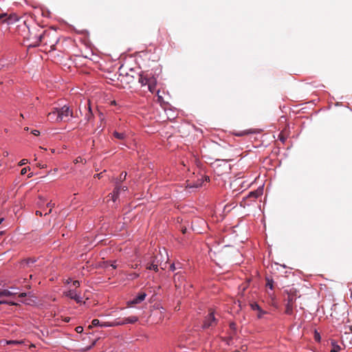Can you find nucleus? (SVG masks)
Instances as JSON below:
<instances>
[{
    "mask_svg": "<svg viewBox=\"0 0 352 352\" xmlns=\"http://www.w3.org/2000/svg\"><path fill=\"white\" fill-rule=\"evenodd\" d=\"M24 25H26L25 22H24ZM25 27L28 29V33L25 36H23V46L29 49L38 46L41 43L44 45L47 44L49 32L36 26L31 28L28 25H25Z\"/></svg>",
    "mask_w": 352,
    "mask_h": 352,
    "instance_id": "f257e3e1",
    "label": "nucleus"
},
{
    "mask_svg": "<svg viewBox=\"0 0 352 352\" xmlns=\"http://www.w3.org/2000/svg\"><path fill=\"white\" fill-rule=\"evenodd\" d=\"M138 82L142 87L147 86L148 89L151 92L155 91L157 80L152 74L142 72L139 74Z\"/></svg>",
    "mask_w": 352,
    "mask_h": 352,
    "instance_id": "f03ea898",
    "label": "nucleus"
},
{
    "mask_svg": "<svg viewBox=\"0 0 352 352\" xmlns=\"http://www.w3.org/2000/svg\"><path fill=\"white\" fill-rule=\"evenodd\" d=\"M297 290L294 288H292L289 290H287V298L285 299V313L287 315H292L293 314L294 304L297 299L298 294Z\"/></svg>",
    "mask_w": 352,
    "mask_h": 352,
    "instance_id": "7ed1b4c3",
    "label": "nucleus"
},
{
    "mask_svg": "<svg viewBox=\"0 0 352 352\" xmlns=\"http://www.w3.org/2000/svg\"><path fill=\"white\" fill-rule=\"evenodd\" d=\"M138 320V318L135 316H132L127 318H117L114 321L110 322H103L100 324V327H116L120 325H123L126 324H133Z\"/></svg>",
    "mask_w": 352,
    "mask_h": 352,
    "instance_id": "20e7f679",
    "label": "nucleus"
},
{
    "mask_svg": "<svg viewBox=\"0 0 352 352\" xmlns=\"http://www.w3.org/2000/svg\"><path fill=\"white\" fill-rule=\"evenodd\" d=\"M58 116L60 121L66 122L69 120V117H73V111L69 107L65 105L63 107L58 108Z\"/></svg>",
    "mask_w": 352,
    "mask_h": 352,
    "instance_id": "39448f33",
    "label": "nucleus"
},
{
    "mask_svg": "<svg viewBox=\"0 0 352 352\" xmlns=\"http://www.w3.org/2000/svg\"><path fill=\"white\" fill-rule=\"evenodd\" d=\"M217 319L214 317V312L210 311L208 316L206 317L204 320L203 328L207 329L210 327H212L217 324Z\"/></svg>",
    "mask_w": 352,
    "mask_h": 352,
    "instance_id": "423d86ee",
    "label": "nucleus"
},
{
    "mask_svg": "<svg viewBox=\"0 0 352 352\" xmlns=\"http://www.w3.org/2000/svg\"><path fill=\"white\" fill-rule=\"evenodd\" d=\"M146 296V293L140 292L133 300L128 301L127 305H128V306H132L133 305L139 304V303L142 302L145 299Z\"/></svg>",
    "mask_w": 352,
    "mask_h": 352,
    "instance_id": "0eeeda50",
    "label": "nucleus"
},
{
    "mask_svg": "<svg viewBox=\"0 0 352 352\" xmlns=\"http://www.w3.org/2000/svg\"><path fill=\"white\" fill-rule=\"evenodd\" d=\"M18 293L8 289H0V304L9 303V302L4 300L3 298L5 297H10Z\"/></svg>",
    "mask_w": 352,
    "mask_h": 352,
    "instance_id": "6e6552de",
    "label": "nucleus"
},
{
    "mask_svg": "<svg viewBox=\"0 0 352 352\" xmlns=\"http://www.w3.org/2000/svg\"><path fill=\"white\" fill-rule=\"evenodd\" d=\"M48 120L52 122H61L58 116V108H53L47 115Z\"/></svg>",
    "mask_w": 352,
    "mask_h": 352,
    "instance_id": "1a4fd4ad",
    "label": "nucleus"
},
{
    "mask_svg": "<svg viewBox=\"0 0 352 352\" xmlns=\"http://www.w3.org/2000/svg\"><path fill=\"white\" fill-rule=\"evenodd\" d=\"M36 297L34 296L28 295L26 293L23 292V304L34 306L37 304Z\"/></svg>",
    "mask_w": 352,
    "mask_h": 352,
    "instance_id": "9d476101",
    "label": "nucleus"
},
{
    "mask_svg": "<svg viewBox=\"0 0 352 352\" xmlns=\"http://www.w3.org/2000/svg\"><path fill=\"white\" fill-rule=\"evenodd\" d=\"M65 294L66 296L75 300L77 302H80L82 301V298L74 290L70 289Z\"/></svg>",
    "mask_w": 352,
    "mask_h": 352,
    "instance_id": "9b49d317",
    "label": "nucleus"
},
{
    "mask_svg": "<svg viewBox=\"0 0 352 352\" xmlns=\"http://www.w3.org/2000/svg\"><path fill=\"white\" fill-rule=\"evenodd\" d=\"M184 278L182 274H180L179 273L175 274L174 276V282L175 284V287H182L181 283L183 281Z\"/></svg>",
    "mask_w": 352,
    "mask_h": 352,
    "instance_id": "f8f14e48",
    "label": "nucleus"
},
{
    "mask_svg": "<svg viewBox=\"0 0 352 352\" xmlns=\"http://www.w3.org/2000/svg\"><path fill=\"white\" fill-rule=\"evenodd\" d=\"M265 281H266L265 285H266L267 289L274 291V289H275L276 285L274 284L273 279L270 277H266Z\"/></svg>",
    "mask_w": 352,
    "mask_h": 352,
    "instance_id": "ddd939ff",
    "label": "nucleus"
},
{
    "mask_svg": "<svg viewBox=\"0 0 352 352\" xmlns=\"http://www.w3.org/2000/svg\"><path fill=\"white\" fill-rule=\"evenodd\" d=\"M120 190V188L119 186H116L113 190V192L111 194H109V197H111V199L113 200V201H116L117 198L119 196V192Z\"/></svg>",
    "mask_w": 352,
    "mask_h": 352,
    "instance_id": "4468645a",
    "label": "nucleus"
},
{
    "mask_svg": "<svg viewBox=\"0 0 352 352\" xmlns=\"http://www.w3.org/2000/svg\"><path fill=\"white\" fill-rule=\"evenodd\" d=\"M113 135L115 138L118 139V140H124L126 138L125 133H119L118 131H114L113 133Z\"/></svg>",
    "mask_w": 352,
    "mask_h": 352,
    "instance_id": "2eb2a0df",
    "label": "nucleus"
},
{
    "mask_svg": "<svg viewBox=\"0 0 352 352\" xmlns=\"http://www.w3.org/2000/svg\"><path fill=\"white\" fill-rule=\"evenodd\" d=\"M146 269L153 270L155 272H157L158 271V264L155 263V261H152V262L147 265Z\"/></svg>",
    "mask_w": 352,
    "mask_h": 352,
    "instance_id": "dca6fc26",
    "label": "nucleus"
},
{
    "mask_svg": "<svg viewBox=\"0 0 352 352\" xmlns=\"http://www.w3.org/2000/svg\"><path fill=\"white\" fill-rule=\"evenodd\" d=\"M262 194L261 191L260 190H256V191H252V192H250L248 197H253L254 199H256L258 198L259 196H261Z\"/></svg>",
    "mask_w": 352,
    "mask_h": 352,
    "instance_id": "f3484780",
    "label": "nucleus"
},
{
    "mask_svg": "<svg viewBox=\"0 0 352 352\" xmlns=\"http://www.w3.org/2000/svg\"><path fill=\"white\" fill-rule=\"evenodd\" d=\"M332 349H331V352H339L341 350V347L336 344L334 342L332 343Z\"/></svg>",
    "mask_w": 352,
    "mask_h": 352,
    "instance_id": "a211bd4d",
    "label": "nucleus"
},
{
    "mask_svg": "<svg viewBox=\"0 0 352 352\" xmlns=\"http://www.w3.org/2000/svg\"><path fill=\"white\" fill-rule=\"evenodd\" d=\"M267 294L268 296L271 298L272 301H274L276 299V295L274 294V292L273 291H271L270 289H267Z\"/></svg>",
    "mask_w": 352,
    "mask_h": 352,
    "instance_id": "6ab92c4d",
    "label": "nucleus"
},
{
    "mask_svg": "<svg viewBox=\"0 0 352 352\" xmlns=\"http://www.w3.org/2000/svg\"><path fill=\"white\" fill-rule=\"evenodd\" d=\"M252 133H253V131L252 130H245V131H241L240 133H235V135L236 136H243V135H248V134Z\"/></svg>",
    "mask_w": 352,
    "mask_h": 352,
    "instance_id": "aec40b11",
    "label": "nucleus"
},
{
    "mask_svg": "<svg viewBox=\"0 0 352 352\" xmlns=\"http://www.w3.org/2000/svg\"><path fill=\"white\" fill-rule=\"evenodd\" d=\"M35 262V260L32 258H28L27 260H23V269L25 268V266H30V263H34Z\"/></svg>",
    "mask_w": 352,
    "mask_h": 352,
    "instance_id": "412c9836",
    "label": "nucleus"
},
{
    "mask_svg": "<svg viewBox=\"0 0 352 352\" xmlns=\"http://www.w3.org/2000/svg\"><path fill=\"white\" fill-rule=\"evenodd\" d=\"M250 307L252 310L258 311L261 308L256 302H252L250 304Z\"/></svg>",
    "mask_w": 352,
    "mask_h": 352,
    "instance_id": "4be33fe9",
    "label": "nucleus"
},
{
    "mask_svg": "<svg viewBox=\"0 0 352 352\" xmlns=\"http://www.w3.org/2000/svg\"><path fill=\"white\" fill-rule=\"evenodd\" d=\"M257 312H258L257 313L258 318H262L263 317V316L265 314H266V313H267L265 311L263 310L261 308Z\"/></svg>",
    "mask_w": 352,
    "mask_h": 352,
    "instance_id": "5701e85b",
    "label": "nucleus"
},
{
    "mask_svg": "<svg viewBox=\"0 0 352 352\" xmlns=\"http://www.w3.org/2000/svg\"><path fill=\"white\" fill-rule=\"evenodd\" d=\"M102 322H100L98 319H94L91 322V326L92 327H96V326H100V324Z\"/></svg>",
    "mask_w": 352,
    "mask_h": 352,
    "instance_id": "b1692460",
    "label": "nucleus"
},
{
    "mask_svg": "<svg viewBox=\"0 0 352 352\" xmlns=\"http://www.w3.org/2000/svg\"><path fill=\"white\" fill-rule=\"evenodd\" d=\"M230 328L234 333L236 331V324L234 322H231L230 324Z\"/></svg>",
    "mask_w": 352,
    "mask_h": 352,
    "instance_id": "393cba45",
    "label": "nucleus"
},
{
    "mask_svg": "<svg viewBox=\"0 0 352 352\" xmlns=\"http://www.w3.org/2000/svg\"><path fill=\"white\" fill-rule=\"evenodd\" d=\"M126 172H122L121 173L120 175V180L122 182V181H124L126 179Z\"/></svg>",
    "mask_w": 352,
    "mask_h": 352,
    "instance_id": "a878e982",
    "label": "nucleus"
},
{
    "mask_svg": "<svg viewBox=\"0 0 352 352\" xmlns=\"http://www.w3.org/2000/svg\"><path fill=\"white\" fill-rule=\"evenodd\" d=\"M139 277V274H137V273H132L131 274H129V278L130 279H134V278H136Z\"/></svg>",
    "mask_w": 352,
    "mask_h": 352,
    "instance_id": "bb28decb",
    "label": "nucleus"
},
{
    "mask_svg": "<svg viewBox=\"0 0 352 352\" xmlns=\"http://www.w3.org/2000/svg\"><path fill=\"white\" fill-rule=\"evenodd\" d=\"M19 21V19H18V18H16L15 16H14V19L13 18V16H10V17L8 19V23L9 24H10V23H12V21Z\"/></svg>",
    "mask_w": 352,
    "mask_h": 352,
    "instance_id": "cd10ccee",
    "label": "nucleus"
},
{
    "mask_svg": "<svg viewBox=\"0 0 352 352\" xmlns=\"http://www.w3.org/2000/svg\"><path fill=\"white\" fill-rule=\"evenodd\" d=\"M54 204H52L51 202L47 204V207H50V210L48 212H46L45 214H47L48 213H50L52 212V208L54 207Z\"/></svg>",
    "mask_w": 352,
    "mask_h": 352,
    "instance_id": "c85d7f7f",
    "label": "nucleus"
},
{
    "mask_svg": "<svg viewBox=\"0 0 352 352\" xmlns=\"http://www.w3.org/2000/svg\"><path fill=\"white\" fill-rule=\"evenodd\" d=\"M153 261H155V263H157L158 264V266L159 265H161V262H160V260L158 259V256L156 255L153 257Z\"/></svg>",
    "mask_w": 352,
    "mask_h": 352,
    "instance_id": "c756f323",
    "label": "nucleus"
},
{
    "mask_svg": "<svg viewBox=\"0 0 352 352\" xmlns=\"http://www.w3.org/2000/svg\"><path fill=\"white\" fill-rule=\"evenodd\" d=\"M31 133L33 134L34 136H38L39 135L40 132L38 130H33L32 131Z\"/></svg>",
    "mask_w": 352,
    "mask_h": 352,
    "instance_id": "7c9ffc66",
    "label": "nucleus"
},
{
    "mask_svg": "<svg viewBox=\"0 0 352 352\" xmlns=\"http://www.w3.org/2000/svg\"><path fill=\"white\" fill-rule=\"evenodd\" d=\"M3 220H4L3 218H0V225L3 221ZM1 228H0V235L3 234V233L4 232V230H2Z\"/></svg>",
    "mask_w": 352,
    "mask_h": 352,
    "instance_id": "2f4dec72",
    "label": "nucleus"
},
{
    "mask_svg": "<svg viewBox=\"0 0 352 352\" xmlns=\"http://www.w3.org/2000/svg\"><path fill=\"white\" fill-rule=\"evenodd\" d=\"M73 286L75 287H78L80 286V283L78 280H74L73 282Z\"/></svg>",
    "mask_w": 352,
    "mask_h": 352,
    "instance_id": "473e14b6",
    "label": "nucleus"
},
{
    "mask_svg": "<svg viewBox=\"0 0 352 352\" xmlns=\"http://www.w3.org/2000/svg\"><path fill=\"white\" fill-rule=\"evenodd\" d=\"M23 287H30V285L28 283L26 284V278H23Z\"/></svg>",
    "mask_w": 352,
    "mask_h": 352,
    "instance_id": "72a5a7b5",
    "label": "nucleus"
},
{
    "mask_svg": "<svg viewBox=\"0 0 352 352\" xmlns=\"http://www.w3.org/2000/svg\"><path fill=\"white\" fill-rule=\"evenodd\" d=\"M28 170H30V168L29 166L23 167V175H25Z\"/></svg>",
    "mask_w": 352,
    "mask_h": 352,
    "instance_id": "f704fd0d",
    "label": "nucleus"
},
{
    "mask_svg": "<svg viewBox=\"0 0 352 352\" xmlns=\"http://www.w3.org/2000/svg\"><path fill=\"white\" fill-rule=\"evenodd\" d=\"M21 341H14V340H10L8 342V344H21Z\"/></svg>",
    "mask_w": 352,
    "mask_h": 352,
    "instance_id": "c9c22d12",
    "label": "nucleus"
},
{
    "mask_svg": "<svg viewBox=\"0 0 352 352\" xmlns=\"http://www.w3.org/2000/svg\"><path fill=\"white\" fill-rule=\"evenodd\" d=\"M314 337H315L316 340L320 341V336L319 333H318L316 331L315 332Z\"/></svg>",
    "mask_w": 352,
    "mask_h": 352,
    "instance_id": "e433bc0d",
    "label": "nucleus"
},
{
    "mask_svg": "<svg viewBox=\"0 0 352 352\" xmlns=\"http://www.w3.org/2000/svg\"><path fill=\"white\" fill-rule=\"evenodd\" d=\"M175 269H176V267H175V265L174 263H173V264H171L170 265V270L174 271V270H175Z\"/></svg>",
    "mask_w": 352,
    "mask_h": 352,
    "instance_id": "4c0bfd02",
    "label": "nucleus"
},
{
    "mask_svg": "<svg viewBox=\"0 0 352 352\" xmlns=\"http://www.w3.org/2000/svg\"><path fill=\"white\" fill-rule=\"evenodd\" d=\"M82 329H82V327H77L76 328V331H77L78 333L81 332V331H82Z\"/></svg>",
    "mask_w": 352,
    "mask_h": 352,
    "instance_id": "58836bf2",
    "label": "nucleus"
},
{
    "mask_svg": "<svg viewBox=\"0 0 352 352\" xmlns=\"http://www.w3.org/2000/svg\"><path fill=\"white\" fill-rule=\"evenodd\" d=\"M159 93H160V91H157V97H158V100L161 101V100H162V97L161 96H160Z\"/></svg>",
    "mask_w": 352,
    "mask_h": 352,
    "instance_id": "ea45409f",
    "label": "nucleus"
},
{
    "mask_svg": "<svg viewBox=\"0 0 352 352\" xmlns=\"http://www.w3.org/2000/svg\"><path fill=\"white\" fill-rule=\"evenodd\" d=\"M102 173H98V174H96V175H95V176H94V177H98V178H100V177H102Z\"/></svg>",
    "mask_w": 352,
    "mask_h": 352,
    "instance_id": "a19ab883",
    "label": "nucleus"
},
{
    "mask_svg": "<svg viewBox=\"0 0 352 352\" xmlns=\"http://www.w3.org/2000/svg\"><path fill=\"white\" fill-rule=\"evenodd\" d=\"M280 140L282 141L283 142H284L285 140V138L284 137L280 135Z\"/></svg>",
    "mask_w": 352,
    "mask_h": 352,
    "instance_id": "79ce46f5",
    "label": "nucleus"
},
{
    "mask_svg": "<svg viewBox=\"0 0 352 352\" xmlns=\"http://www.w3.org/2000/svg\"><path fill=\"white\" fill-rule=\"evenodd\" d=\"M36 215H39V216H42V212L38 211V210H37V211H36Z\"/></svg>",
    "mask_w": 352,
    "mask_h": 352,
    "instance_id": "37998d69",
    "label": "nucleus"
},
{
    "mask_svg": "<svg viewBox=\"0 0 352 352\" xmlns=\"http://www.w3.org/2000/svg\"><path fill=\"white\" fill-rule=\"evenodd\" d=\"M18 165H19V166H22V160H21V161H19V162H18Z\"/></svg>",
    "mask_w": 352,
    "mask_h": 352,
    "instance_id": "c03bdc74",
    "label": "nucleus"
},
{
    "mask_svg": "<svg viewBox=\"0 0 352 352\" xmlns=\"http://www.w3.org/2000/svg\"><path fill=\"white\" fill-rule=\"evenodd\" d=\"M111 266L113 268V269H116L117 267L116 265H113V264H111Z\"/></svg>",
    "mask_w": 352,
    "mask_h": 352,
    "instance_id": "a18cd8bd",
    "label": "nucleus"
},
{
    "mask_svg": "<svg viewBox=\"0 0 352 352\" xmlns=\"http://www.w3.org/2000/svg\"><path fill=\"white\" fill-rule=\"evenodd\" d=\"M122 190H127V187L126 186H123L122 187Z\"/></svg>",
    "mask_w": 352,
    "mask_h": 352,
    "instance_id": "49530a36",
    "label": "nucleus"
},
{
    "mask_svg": "<svg viewBox=\"0 0 352 352\" xmlns=\"http://www.w3.org/2000/svg\"><path fill=\"white\" fill-rule=\"evenodd\" d=\"M186 228L182 229V232H183L184 234H185V233H186Z\"/></svg>",
    "mask_w": 352,
    "mask_h": 352,
    "instance_id": "de8ad7c7",
    "label": "nucleus"
},
{
    "mask_svg": "<svg viewBox=\"0 0 352 352\" xmlns=\"http://www.w3.org/2000/svg\"><path fill=\"white\" fill-rule=\"evenodd\" d=\"M23 346H29L28 344H26L24 341L23 342Z\"/></svg>",
    "mask_w": 352,
    "mask_h": 352,
    "instance_id": "09e8293b",
    "label": "nucleus"
},
{
    "mask_svg": "<svg viewBox=\"0 0 352 352\" xmlns=\"http://www.w3.org/2000/svg\"><path fill=\"white\" fill-rule=\"evenodd\" d=\"M32 173H30L28 174V177H31V176H32Z\"/></svg>",
    "mask_w": 352,
    "mask_h": 352,
    "instance_id": "8fccbe9b",
    "label": "nucleus"
},
{
    "mask_svg": "<svg viewBox=\"0 0 352 352\" xmlns=\"http://www.w3.org/2000/svg\"><path fill=\"white\" fill-rule=\"evenodd\" d=\"M103 119H104V118H103V116H102V115H101V116H100V120H101V121H102V120H103Z\"/></svg>",
    "mask_w": 352,
    "mask_h": 352,
    "instance_id": "3c124183",
    "label": "nucleus"
},
{
    "mask_svg": "<svg viewBox=\"0 0 352 352\" xmlns=\"http://www.w3.org/2000/svg\"><path fill=\"white\" fill-rule=\"evenodd\" d=\"M25 131H28L29 130V128L28 127H25L23 129Z\"/></svg>",
    "mask_w": 352,
    "mask_h": 352,
    "instance_id": "603ef678",
    "label": "nucleus"
},
{
    "mask_svg": "<svg viewBox=\"0 0 352 352\" xmlns=\"http://www.w3.org/2000/svg\"><path fill=\"white\" fill-rule=\"evenodd\" d=\"M25 164L26 163L25 162V160L23 159V166L25 165Z\"/></svg>",
    "mask_w": 352,
    "mask_h": 352,
    "instance_id": "864d4df0",
    "label": "nucleus"
},
{
    "mask_svg": "<svg viewBox=\"0 0 352 352\" xmlns=\"http://www.w3.org/2000/svg\"><path fill=\"white\" fill-rule=\"evenodd\" d=\"M32 274H30V275H29V278H32Z\"/></svg>",
    "mask_w": 352,
    "mask_h": 352,
    "instance_id": "5fc2aeb1",
    "label": "nucleus"
}]
</instances>
